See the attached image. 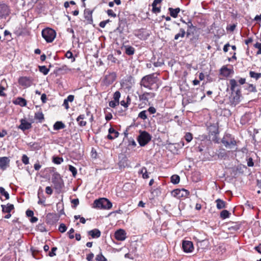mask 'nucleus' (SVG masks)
<instances>
[{
  "label": "nucleus",
  "mask_w": 261,
  "mask_h": 261,
  "mask_svg": "<svg viewBox=\"0 0 261 261\" xmlns=\"http://www.w3.org/2000/svg\"><path fill=\"white\" fill-rule=\"evenodd\" d=\"M159 79L156 73H153L143 76L140 82V85L141 87L149 90H156L159 87Z\"/></svg>",
  "instance_id": "f257e3e1"
},
{
  "label": "nucleus",
  "mask_w": 261,
  "mask_h": 261,
  "mask_svg": "<svg viewBox=\"0 0 261 261\" xmlns=\"http://www.w3.org/2000/svg\"><path fill=\"white\" fill-rule=\"evenodd\" d=\"M230 85V90L232 92L231 97L230 98V102L231 105L236 106L240 102V97L241 96V90L240 89L234 91V89L237 86V82L234 79H231L229 81Z\"/></svg>",
  "instance_id": "f03ea898"
},
{
  "label": "nucleus",
  "mask_w": 261,
  "mask_h": 261,
  "mask_svg": "<svg viewBox=\"0 0 261 261\" xmlns=\"http://www.w3.org/2000/svg\"><path fill=\"white\" fill-rule=\"evenodd\" d=\"M112 206V203L106 198H100L95 200L93 203V207L109 210Z\"/></svg>",
  "instance_id": "7ed1b4c3"
},
{
  "label": "nucleus",
  "mask_w": 261,
  "mask_h": 261,
  "mask_svg": "<svg viewBox=\"0 0 261 261\" xmlns=\"http://www.w3.org/2000/svg\"><path fill=\"white\" fill-rule=\"evenodd\" d=\"M42 36L47 43H51L56 38V32L54 30L47 28L42 31Z\"/></svg>",
  "instance_id": "20e7f679"
},
{
  "label": "nucleus",
  "mask_w": 261,
  "mask_h": 261,
  "mask_svg": "<svg viewBox=\"0 0 261 261\" xmlns=\"http://www.w3.org/2000/svg\"><path fill=\"white\" fill-rule=\"evenodd\" d=\"M151 139V136L147 132L144 131L140 133L138 137V141L141 146L146 145Z\"/></svg>",
  "instance_id": "39448f33"
},
{
  "label": "nucleus",
  "mask_w": 261,
  "mask_h": 261,
  "mask_svg": "<svg viewBox=\"0 0 261 261\" xmlns=\"http://www.w3.org/2000/svg\"><path fill=\"white\" fill-rule=\"evenodd\" d=\"M34 79L31 76H20L18 80L19 85L23 88L30 87L33 83Z\"/></svg>",
  "instance_id": "423d86ee"
},
{
  "label": "nucleus",
  "mask_w": 261,
  "mask_h": 261,
  "mask_svg": "<svg viewBox=\"0 0 261 261\" xmlns=\"http://www.w3.org/2000/svg\"><path fill=\"white\" fill-rule=\"evenodd\" d=\"M222 143L226 147L231 148L232 146H235L237 142L234 138L232 137L230 134H226L222 140Z\"/></svg>",
  "instance_id": "0eeeda50"
},
{
  "label": "nucleus",
  "mask_w": 261,
  "mask_h": 261,
  "mask_svg": "<svg viewBox=\"0 0 261 261\" xmlns=\"http://www.w3.org/2000/svg\"><path fill=\"white\" fill-rule=\"evenodd\" d=\"M172 195L177 198H187L190 195V192L187 190L185 189H177L174 190L171 192Z\"/></svg>",
  "instance_id": "6e6552de"
},
{
  "label": "nucleus",
  "mask_w": 261,
  "mask_h": 261,
  "mask_svg": "<svg viewBox=\"0 0 261 261\" xmlns=\"http://www.w3.org/2000/svg\"><path fill=\"white\" fill-rule=\"evenodd\" d=\"M2 212L4 213H7V214L5 216L4 218L6 219H9L11 217V215L10 213L12 210H14V205L11 203H7L6 205H2Z\"/></svg>",
  "instance_id": "1a4fd4ad"
},
{
  "label": "nucleus",
  "mask_w": 261,
  "mask_h": 261,
  "mask_svg": "<svg viewBox=\"0 0 261 261\" xmlns=\"http://www.w3.org/2000/svg\"><path fill=\"white\" fill-rule=\"evenodd\" d=\"M114 237L117 241H123L126 238V233L124 229H119L115 232Z\"/></svg>",
  "instance_id": "9d476101"
},
{
  "label": "nucleus",
  "mask_w": 261,
  "mask_h": 261,
  "mask_svg": "<svg viewBox=\"0 0 261 261\" xmlns=\"http://www.w3.org/2000/svg\"><path fill=\"white\" fill-rule=\"evenodd\" d=\"M20 124L18 128L23 132L28 130L32 128V123L29 122L25 118L21 119L20 120Z\"/></svg>",
  "instance_id": "9b49d317"
},
{
  "label": "nucleus",
  "mask_w": 261,
  "mask_h": 261,
  "mask_svg": "<svg viewBox=\"0 0 261 261\" xmlns=\"http://www.w3.org/2000/svg\"><path fill=\"white\" fill-rule=\"evenodd\" d=\"M182 247L184 251L186 253L192 252L194 250L193 243L190 241H183Z\"/></svg>",
  "instance_id": "f8f14e48"
},
{
  "label": "nucleus",
  "mask_w": 261,
  "mask_h": 261,
  "mask_svg": "<svg viewBox=\"0 0 261 261\" xmlns=\"http://www.w3.org/2000/svg\"><path fill=\"white\" fill-rule=\"evenodd\" d=\"M10 13L9 7L5 4H0V18L7 16Z\"/></svg>",
  "instance_id": "ddd939ff"
},
{
  "label": "nucleus",
  "mask_w": 261,
  "mask_h": 261,
  "mask_svg": "<svg viewBox=\"0 0 261 261\" xmlns=\"http://www.w3.org/2000/svg\"><path fill=\"white\" fill-rule=\"evenodd\" d=\"M10 160L6 156L0 158V169L2 170H6L9 166Z\"/></svg>",
  "instance_id": "4468645a"
},
{
  "label": "nucleus",
  "mask_w": 261,
  "mask_h": 261,
  "mask_svg": "<svg viewBox=\"0 0 261 261\" xmlns=\"http://www.w3.org/2000/svg\"><path fill=\"white\" fill-rule=\"evenodd\" d=\"M8 88V86L6 79H3L0 83V96L6 97L7 94L4 91L6 90Z\"/></svg>",
  "instance_id": "2eb2a0df"
},
{
  "label": "nucleus",
  "mask_w": 261,
  "mask_h": 261,
  "mask_svg": "<svg viewBox=\"0 0 261 261\" xmlns=\"http://www.w3.org/2000/svg\"><path fill=\"white\" fill-rule=\"evenodd\" d=\"M155 96V94L152 92H145L139 95V98L142 101H148L149 98H153Z\"/></svg>",
  "instance_id": "dca6fc26"
},
{
  "label": "nucleus",
  "mask_w": 261,
  "mask_h": 261,
  "mask_svg": "<svg viewBox=\"0 0 261 261\" xmlns=\"http://www.w3.org/2000/svg\"><path fill=\"white\" fill-rule=\"evenodd\" d=\"M119 133L116 131L113 127H111L109 129V134L107 136V138L109 140H113L117 138L119 136Z\"/></svg>",
  "instance_id": "f3484780"
},
{
  "label": "nucleus",
  "mask_w": 261,
  "mask_h": 261,
  "mask_svg": "<svg viewBox=\"0 0 261 261\" xmlns=\"http://www.w3.org/2000/svg\"><path fill=\"white\" fill-rule=\"evenodd\" d=\"M116 80V74L115 73H111L106 75L105 78V82L107 85L112 84Z\"/></svg>",
  "instance_id": "a211bd4d"
},
{
  "label": "nucleus",
  "mask_w": 261,
  "mask_h": 261,
  "mask_svg": "<svg viewBox=\"0 0 261 261\" xmlns=\"http://www.w3.org/2000/svg\"><path fill=\"white\" fill-rule=\"evenodd\" d=\"M162 0H154L152 4V12L154 13H158L161 12V6L157 7L158 5H160Z\"/></svg>",
  "instance_id": "6ab92c4d"
},
{
  "label": "nucleus",
  "mask_w": 261,
  "mask_h": 261,
  "mask_svg": "<svg viewBox=\"0 0 261 261\" xmlns=\"http://www.w3.org/2000/svg\"><path fill=\"white\" fill-rule=\"evenodd\" d=\"M85 119H86L85 114H81L77 117L76 121L79 126L83 127L87 125V122L84 120Z\"/></svg>",
  "instance_id": "aec40b11"
},
{
  "label": "nucleus",
  "mask_w": 261,
  "mask_h": 261,
  "mask_svg": "<svg viewBox=\"0 0 261 261\" xmlns=\"http://www.w3.org/2000/svg\"><path fill=\"white\" fill-rule=\"evenodd\" d=\"M88 235L90 236L92 238H98L101 235L100 231L98 229H94L90 230L88 232Z\"/></svg>",
  "instance_id": "412c9836"
},
{
  "label": "nucleus",
  "mask_w": 261,
  "mask_h": 261,
  "mask_svg": "<svg viewBox=\"0 0 261 261\" xmlns=\"http://www.w3.org/2000/svg\"><path fill=\"white\" fill-rule=\"evenodd\" d=\"M168 11L169 12L170 15L171 17L173 18H176L178 16V13L180 11V9L179 8H176L175 9L169 8Z\"/></svg>",
  "instance_id": "4be33fe9"
},
{
  "label": "nucleus",
  "mask_w": 261,
  "mask_h": 261,
  "mask_svg": "<svg viewBox=\"0 0 261 261\" xmlns=\"http://www.w3.org/2000/svg\"><path fill=\"white\" fill-rule=\"evenodd\" d=\"M231 73L232 70L225 66H223L220 70V74L225 77L229 76Z\"/></svg>",
  "instance_id": "5701e85b"
},
{
  "label": "nucleus",
  "mask_w": 261,
  "mask_h": 261,
  "mask_svg": "<svg viewBox=\"0 0 261 261\" xmlns=\"http://www.w3.org/2000/svg\"><path fill=\"white\" fill-rule=\"evenodd\" d=\"M93 11L89 9H86L84 11V16L86 20L89 21H92Z\"/></svg>",
  "instance_id": "b1692460"
},
{
  "label": "nucleus",
  "mask_w": 261,
  "mask_h": 261,
  "mask_svg": "<svg viewBox=\"0 0 261 261\" xmlns=\"http://www.w3.org/2000/svg\"><path fill=\"white\" fill-rule=\"evenodd\" d=\"M216 207L218 210H221L226 207V202L220 199H217L215 200Z\"/></svg>",
  "instance_id": "393cba45"
},
{
  "label": "nucleus",
  "mask_w": 261,
  "mask_h": 261,
  "mask_svg": "<svg viewBox=\"0 0 261 261\" xmlns=\"http://www.w3.org/2000/svg\"><path fill=\"white\" fill-rule=\"evenodd\" d=\"M65 125L62 121H57L54 125L53 128L55 130L64 128Z\"/></svg>",
  "instance_id": "a878e982"
},
{
  "label": "nucleus",
  "mask_w": 261,
  "mask_h": 261,
  "mask_svg": "<svg viewBox=\"0 0 261 261\" xmlns=\"http://www.w3.org/2000/svg\"><path fill=\"white\" fill-rule=\"evenodd\" d=\"M34 117L35 119L38 120L39 122L40 123L42 122L44 119V115L42 112L36 113Z\"/></svg>",
  "instance_id": "bb28decb"
},
{
  "label": "nucleus",
  "mask_w": 261,
  "mask_h": 261,
  "mask_svg": "<svg viewBox=\"0 0 261 261\" xmlns=\"http://www.w3.org/2000/svg\"><path fill=\"white\" fill-rule=\"evenodd\" d=\"M125 54L127 55L131 56L135 53V48L130 46H125Z\"/></svg>",
  "instance_id": "cd10ccee"
},
{
  "label": "nucleus",
  "mask_w": 261,
  "mask_h": 261,
  "mask_svg": "<svg viewBox=\"0 0 261 261\" xmlns=\"http://www.w3.org/2000/svg\"><path fill=\"white\" fill-rule=\"evenodd\" d=\"M180 177L176 174L173 175L171 177V182L173 184H177L179 182Z\"/></svg>",
  "instance_id": "c85d7f7f"
},
{
  "label": "nucleus",
  "mask_w": 261,
  "mask_h": 261,
  "mask_svg": "<svg viewBox=\"0 0 261 261\" xmlns=\"http://www.w3.org/2000/svg\"><path fill=\"white\" fill-rule=\"evenodd\" d=\"M179 33L176 34L174 36L175 40H178L179 37L184 38L185 37L186 32L184 29H180Z\"/></svg>",
  "instance_id": "c756f323"
},
{
  "label": "nucleus",
  "mask_w": 261,
  "mask_h": 261,
  "mask_svg": "<svg viewBox=\"0 0 261 261\" xmlns=\"http://www.w3.org/2000/svg\"><path fill=\"white\" fill-rule=\"evenodd\" d=\"M250 76L252 78L255 79L256 80H257L259 78L261 77V73H256L254 71H250L249 72Z\"/></svg>",
  "instance_id": "7c9ffc66"
},
{
  "label": "nucleus",
  "mask_w": 261,
  "mask_h": 261,
  "mask_svg": "<svg viewBox=\"0 0 261 261\" xmlns=\"http://www.w3.org/2000/svg\"><path fill=\"white\" fill-rule=\"evenodd\" d=\"M61 179L60 175L58 173H55L53 175L51 180L52 182L54 184H56L59 182V180Z\"/></svg>",
  "instance_id": "2f4dec72"
},
{
  "label": "nucleus",
  "mask_w": 261,
  "mask_h": 261,
  "mask_svg": "<svg viewBox=\"0 0 261 261\" xmlns=\"http://www.w3.org/2000/svg\"><path fill=\"white\" fill-rule=\"evenodd\" d=\"M140 174H142L143 178L146 179L149 178V175L147 172V169L145 167H143L139 172Z\"/></svg>",
  "instance_id": "473e14b6"
},
{
  "label": "nucleus",
  "mask_w": 261,
  "mask_h": 261,
  "mask_svg": "<svg viewBox=\"0 0 261 261\" xmlns=\"http://www.w3.org/2000/svg\"><path fill=\"white\" fill-rule=\"evenodd\" d=\"M0 193L5 197V200L9 199V194L3 187H0Z\"/></svg>",
  "instance_id": "72a5a7b5"
},
{
  "label": "nucleus",
  "mask_w": 261,
  "mask_h": 261,
  "mask_svg": "<svg viewBox=\"0 0 261 261\" xmlns=\"http://www.w3.org/2000/svg\"><path fill=\"white\" fill-rule=\"evenodd\" d=\"M230 213L227 211V210H223L221 213H220V217L223 219H226L227 218H228L230 216Z\"/></svg>",
  "instance_id": "f704fd0d"
},
{
  "label": "nucleus",
  "mask_w": 261,
  "mask_h": 261,
  "mask_svg": "<svg viewBox=\"0 0 261 261\" xmlns=\"http://www.w3.org/2000/svg\"><path fill=\"white\" fill-rule=\"evenodd\" d=\"M246 89L249 92H256L257 91L256 87L253 84H248Z\"/></svg>",
  "instance_id": "c9c22d12"
},
{
  "label": "nucleus",
  "mask_w": 261,
  "mask_h": 261,
  "mask_svg": "<svg viewBox=\"0 0 261 261\" xmlns=\"http://www.w3.org/2000/svg\"><path fill=\"white\" fill-rule=\"evenodd\" d=\"M147 112L146 110H144L140 112L138 114V117L143 120H146L147 119Z\"/></svg>",
  "instance_id": "e433bc0d"
},
{
  "label": "nucleus",
  "mask_w": 261,
  "mask_h": 261,
  "mask_svg": "<svg viewBox=\"0 0 261 261\" xmlns=\"http://www.w3.org/2000/svg\"><path fill=\"white\" fill-rule=\"evenodd\" d=\"M53 162L56 164H60L63 162V159L59 156H54Z\"/></svg>",
  "instance_id": "4c0bfd02"
},
{
  "label": "nucleus",
  "mask_w": 261,
  "mask_h": 261,
  "mask_svg": "<svg viewBox=\"0 0 261 261\" xmlns=\"http://www.w3.org/2000/svg\"><path fill=\"white\" fill-rule=\"evenodd\" d=\"M39 71L44 75L47 74L49 72V69H48L45 66H39Z\"/></svg>",
  "instance_id": "58836bf2"
},
{
  "label": "nucleus",
  "mask_w": 261,
  "mask_h": 261,
  "mask_svg": "<svg viewBox=\"0 0 261 261\" xmlns=\"http://www.w3.org/2000/svg\"><path fill=\"white\" fill-rule=\"evenodd\" d=\"M17 103L20 106H25L27 105V101L25 99L19 97L17 99Z\"/></svg>",
  "instance_id": "ea45409f"
},
{
  "label": "nucleus",
  "mask_w": 261,
  "mask_h": 261,
  "mask_svg": "<svg viewBox=\"0 0 261 261\" xmlns=\"http://www.w3.org/2000/svg\"><path fill=\"white\" fill-rule=\"evenodd\" d=\"M96 259L97 261H107L106 258L102 254V253L100 252L99 254L97 255L96 256Z\"/></svg>",
  "instance_id": "a19ab883"
},
{
  "label": "nucleus",
  "mask_w": 261,
  "mask_h": 261,
  "mask_svg": "<svg viewBox=\"0 0 261 261\" xmlns=\"http://www.w3.org/2000/svg\"><path fill=\"white\" fill-rule=\"evenodd\" d=\"M65 57L68 58V59H71L72 60L71 61L73 62H74L75 61V58H74L73 57V54L72 53V52H71L70 51H67L66 54H65Z\"/></svg>",
  "instance_id": "79ce46f5"
},
{
  "label": "nucleus",
  "mask_w": 261,
  "mask_h": 261,
  "mask_svg": "<svg viewBox=\"0 0 261 261\" xmlns=\"http://www.w3.org/2000/svg\"><path fill=\"white\" fill-rule=\"evenodd\" d=\"M121 94L119 91H116L113 94V99L115 101H119Z\"/></svg>",
  "instance_id": "37998d69"
},
{
  "label": "nucleus",
  "mask_w": 261,
  "mask_h": 261,
  "mask_svg": "<svg viewBox=\"0 0 261 261\" xmlns=\"http://www.w3.org/2000/svg\"><path fill=\"white\" fill-rule=\"evenodd\" d=\"M69 170L72 173V175L74 177H75L77 174V170L72 165L69 166Z\"/></svg>",
  "instance_id": "c03bdc74"
},
{
  "label": "nucleus",
  "mask_w": 261,
  "mask_h": 261,
  "mask_svg": "<svg viewBox=\"0 0 261 261\" xmlns=\"http://www.w3.org/2000/svg\"><path fill=\"white\" fill-rule=\"evenodd\" d=\"M120 103V102L119 101H115L114 100H111L109 102V106L111 108H115L116 107V106H118Z\"/></svg>",
  "instance_id": "a18cd8bd"
},
{
  "label": "nucleus",
  "mask_w": 261,
  "mask_h": 261,
  "mask_svg": "<svg viewBox=\"0 0 261 261\" xmlns=\"http://www.w3.org/2000/svg\"><path fill=\"white\" fill-rule=\"evenodd\" d=\"M185 138L188 142H190L193 139L192 134L190 133H187L185 136Z\"/></svg>",
  "instance_id": "49530a36"
},
{
  "label": "nucleus",
  "mask_w": 261,
  "mask_h": 261,
  "mask_svg": "<svg viewBox=\"0 0 261 261\" xmlns=\"http://www.w3.org/2000/svg\"><path fill=\"white\" fill-rule=\"evenodd\" d=\"M21 161L24 165H28L29 164V158L25 154H23L22 155Z\"/></svg>",
  "instance_id": "de8ad7c7"
},
{
  "label": "nucleus",
  "mask_w": 261,
  "mask_h": 261,
  "mask_svg": "<svg viewBox=\"0 0 261 261\" xmlns=\"http://www.w3.org/2000/svg\"><path fill=\"white\" fill-rule=\"evenodd\" d=\"M67 230V227L66 226V225L63 224V223H62L59 226V230L62 232V233H63V232H65Z\"/></svg>",
  "instance_id": "09e8293b"
},
{
  "label": "nucleus",
  "mask_w": 261,
  "mask_h": 261,
  "mask_svg": "<svg viewBox=\"0 0 261 261\" xmlns=\"http://www.w3.org/2000/svg\"><path fill=\"white\" fill-rule=\"evenodd\" d=\"M70 4L74 6L76 5V4L74 1H71L70 2H65L64 4V6L66 9H67L69 7Z\"/></svg>",
  "instance_id": "8fccbe9b"
},
{
  "label": "nucleus",
  "mask_w": 261,
  "mask_h": 261,
  "mask_svg": "<svg viewBox=\"0 0 261 261\" xmlns=\"http://www.w3.org/2000/svg\"><path fill=\"white\" fill-rule=\"evenodd\" d=\"M74 229L73 228H71L68 232L67 234L68 236V237L70 239H72L74 238Z\"/></svg>",
  "instance_id": "3c124183"
},
{
  "label": "nucleus",
  "mask_w": 261,
  "mask_h": 261,
  "mask_svg": "<svg viewBox=\"0 0 261 261\" xmlns=\"http://www.w3.org/2000/svg\"><path fill=\"white\" fill-rule=\"evenodd\" d=\"M254 47L258 49V50L257 51V55H261V43L259 42H256L254 45Z\"/></svg>",
  "instance_id": "603ef678"
},
{
  "label": "nucleus",
  "mask_w": 261,
  "mask_h": 261,
  "mask_svg": "<svg viewBox=\"0 0 261 261\" xmlns=\"http://www.w3.org/2000/svg\"><path fill=\"white\" fill-rule=\"evenodd\" d=\"M57 250V248L56 247H53L51 248V251L49 252L48 255L50 257H53L56 255V252Z\"/></svg>",
  "instance_id": "864d4df0"
},
{
  "label": "nucleus",
  "mask_w": 261,
  "mask_h": 261,
  "mask_svg": "<svg viewBox=\"0 0 261 261\" xmlns=\"http://www.w3.org/2000/svg\"><path fill=\"white\" fill-rule=\"evenodd\" d=\"M86 116L88 117H90L89 120L90 122H92L93 120V115L91 114V112L88 109H86Z\"/></svg>",
  "instance_id": "5fc2aeb1"
},
{
  "label": "nucleus",
  "mask_w": 261,
  "mask_h": 261,
  "mask_svg": "<svg viewBox=\"0 0 261 261\" xmlns=\"http://www.w3.org/2000/svg\"><path fill=\"white\" fill-rule=\"evenodd\" d=\"M181 21L184 23H185L187 25V27H188V28L189 29H191L192 28H194V25H193V23L192 22V21L191 20H189L188 22H186L185 21L182 20Z\"/></svg>",
  "instance_id": "6e6d98bb"
},
{
  "label": "nucleus",
  "mask_w": 261,
  "mask_h": 261,
  "mask_svg": "<svg viewBox=\"0 0 261 261\" xmlns=\"http://www.w3.org/2000/svg\"><path fill=\"white\" fill-rule=\"evenodd\" d=\"M107 13L109 16H111V17H112L114 18L116 17V14L111 9L108 10L107 11Z\"/></svg>",
  "instance_id": "4d7b16f0"
},
{
  "label": "nucleus",
  "mask_w": 261,
  "mask_h": 261,
  "mask_svg": "<svg viewBox=\"0 0 261 261\" xmlns=\"http://www.w3.org/2000/svg\"><path fill=\"white\" fill-rule=\"evenodd\" d=\"M40 188L39 189V191H38V198H39V200L38 201V203L39 204H43V205H44V203H45V200L44 199H41L40 198Z\"/></svg>",
  "instance_id": "13d9d810"
},
{
  "label": "nucleus",
  "mask_w": 261,
  "mask_h": 261,
  "mask_svg": "<svg viewBox=\"0 0 261 261\" xmlns=\"http://www.w3.org/2000/svg\"><path fill=\"white\" fill-rule=\"evenodd\" d=\"M156 109L153 107H149L147 112H148L150 114H153L156 113Z\"/></svg>",
  "instance_id": "bf43d9fd"
},
{
  "label": "nucleus",
  "mask_w": 261,
  "mask_h": 261,
  "mask_svg": "<svg viewBox=\"0 0 261 261\" xmlns=\"http://www.w3.org/2000/svg\"><path fill=\"white\" fill-rule=\"evenodd\" d=\"M45 192L48 195H51L53 193V190L50 187H46L45 188Z\"/></svg>",
  "instance_id": "052dcab7"
},
{
  "label": "nucleus",
  "mask_w": 261,
  "mask_h": 261,
  "mask_svg": "<svg viewBox=\"0 0 261 261\" xmlns=\"http://www.w3.org/2000/svg\"><path fill=\"white\" fill-rule=\"evenodd\" d=\"M247 165L249 166V167H252L254 165V163L253 162V160L251 158H249L248 160H247Z\"/></svg>",
  "instance_id": "680f3d73"
},
{
  "label": "nucleus",
  "mask_w": 261,
  "mask_h": 261,
  "mask_svg": "<svg viewBox=\"0 0 261 261\" xmlns=\"http://www.w3.org/2000/svg\"><path fill=\"white\" fill-rule=\"evenodd\" d=\"M164 64V62L162 61H158L157 62H155L154 63H153V65L155 67H161Z\"/></svg>",
  "instance_id": "e2e57ef3"
},
{
  "label": "nucleus",
  "mask_w": 261,
  "mask_h": 261,
  "mask_svg": "<svg viewBox=\"0 0 261 261\" xmlns=\"http://www.w3.org/2000/svg\"><path fill=\"white\" fill-rule=\"evenodd\" d=\"M236 28V25L233 24L227 27V30L233 32Z\"/></svg>",
  "instance_id": "0e129e2a"
},
{
  "label": "nucleus",
  "mask_w": 261,
  "mask_h": 261,
  "mask_svg": "<svg viewBox=\"0 0 261 261\" xmlns=\"http://www.w3.org/2000/svg\"><path fill=\"white\" fill-rule=\"evenodd\" d=\"M26 215L28 217H31L32 216H33L34 215V212L33 211H31V210H28L27 211H26Z\"/></svg>",
  "instance_id": "69168bd1"
},
{
  "label": "nucleus",
  "mask_w": 261,
  "mask_h": 261,
  "mask_svg": "<svg viewBox=\"0 0 261 261\" xmlns=\"http://www.w3.org/2000/svg\"><path fill=\"white\" fill-rule=\"evenodd\" d=\"M94 257V254L93 253H90L89 254H88L87 255V259L88 260V261H92L93 258Z\"/></svg>",
  "instance_id": "338daca9"
},
{
  "label": "nucleus",
  "mask_w": 261,
  "mask_h": 261,
  "mask_svg": "<svg viewBox=\"0 0 261 261\" xmlns=\"http://www.w3.org/2000/svg\"><path fill=\"white\" fill-rule=\"evenodd\" d=\"M71 203L74 205V207H76L79 204V201L78 199H74L71 201Z\"/></svg>",
  "instance_id": "774afa93"
}]
</instances>
